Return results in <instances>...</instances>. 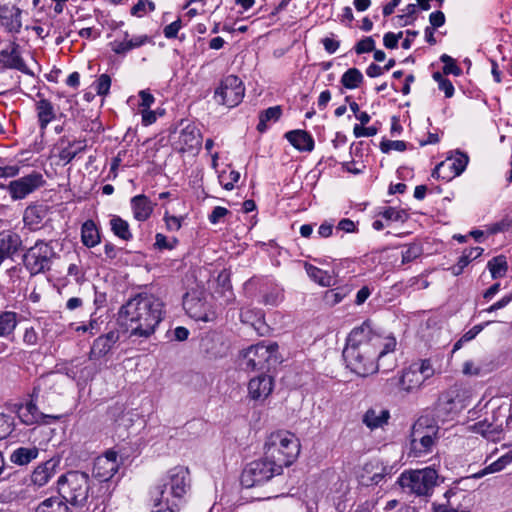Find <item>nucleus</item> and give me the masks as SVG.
Returning <instances> with one entry per match:
<instances>
[{
    "mask_svg": "<svg viewBox=\"0 0 512 512\" xmlns=\"http://www.w3.org/2000/svg\"><path fill=\"white\" fill-rule=\"evenodd\" d=\"M396 344L395 337L379 335L373 332L369 323L364 322L350 332L343 358L352 372L366 377L381 367L385 371L391 369L385 366L384 358L395 350Z\"/></svg>",
    "mask_w": 512,
    "mask_h": 512,
    "instance_id": "nucleus-1",
    "label": "nucleus"
},
{
    "mask_svg": "<svg viewBox=\"0 0 512 512\" xmlns=\"http://www.w3.org/2000/svg\"><path fill=\"white\" fill-rule=\"evenodd\" d=\"M163 306V302L153 295L138 294L120 308L121 325L126 328L130 338L147 339L163 319Z\"/></svg>",
    "mask_w": 512,
    "mask_h": 512,
    "instance_id": "nucleus-2",
    "label": "nucleus"
},
{
    "mask_svg": "<svg viewBox=\"0 0 512 512\" xmlns=\"http://www.w3.org/2000/svg\"><path fill=\"white\" fill-rule=\"evenodd\" d=\"M189 488V470L183 466L170 469L152 491L154 512H179V503Z\"/></svg>",
    "mask_w": 512,
    "mask_h": 512,
    "instance_id": "nucleus-3",
    "label": "nucleus"
},
{
    "mask_svg": "<svg viewBox=\"0 0 512 512\" xmlns=\"http://www.w3.org/2000/svg\"><path fill=\"white\" fill-rule=\"evenodd\" d=\"M299 439L291 432L280 430L271 433L264 445V455L283 471L290 466L300 453Z\"/></svg>",
    "mask_w": 512,
    "mask_h": 512,
    "instance_id": "nucleus-4",
    "label": "nucleus"
},
{
    "mask_svg": "<svg viewBox=\"0 0 512 512\" xmlns=\"http://www.w3.org/2000/svg\"><path fill=\"white\" fill-rule=\"evenodd\" d=\"M57 486L61 498L72 506H83L88 500L90 482L85 472L69 471L59 477Z\"/></svg>",
    "mask_w": 512,
    "mask_h": 512,
    "instance_id": "nucleus-5",
    "label": "nucleus"
},
{
    "mask_svg": "<svg viewBox=\"0 0 512 512\" xmlns=\"http://www.w3.org/2000/svg\"><path fill=\"white\" fill-rule=\"evenodd\" d=\"M280 362L278 344L263 342L252 345L241 354L240 366L245 371L270 369Z\"/></svg>",
    "mask_w": 512,
    "mask_h": 512,
    "instance_id": "nucleus-6",
    "label": "nucleus"
},
{
    "mask_svg": "<svg viewBox=\"0 0 512 512\" xmlns=\"http://www.w3.org/2000/svg\"><path fill=\"white\" fill-rule=\"evenodd\" d=\"M438 473L432 467L404 471L397 483L403 490L416 496H430L437 485Z\"/></svg>",
    "mask_w": 512,
    "mask_h": 512,
    "instance_id": "nucleus-7",
    "label": "nucleus"
},
{
    "mask_svg": "<svg viewBox=\"0 0 512 512\" xmlns=\"http://www.w3.org/2000/svg\"><path fill=\"white\" fill-rule=\"evenodd\" d=\"M281 474L282 471L277 465L264 455L263 458L254 460L246 465L241 474V484L246 488H252L262 485L274 476Z\"/></svg>",
    "mask_w": 512,
    "mask_h": 512,
    "instance_id": "nucleus-8",
    "label": "nucleus"
},
{
    "mask_svg": "<svg viewBox=\"0 0 512 512\" xmlns=\"http://www.w3.org/2000/svg\"><path fill=\"white\" fill-rule=\"evenodd\" d=\"M55 256L54 248L49 243L39 240L24 253L23 263L31 275H37L51 269Z\"/></svg>",
    "mask_w": 512,
    "mask_h": 512,
    "instance_id": "nucleus-9",
    "label": "nucleus"
},
{
    "mask_svg": "<svg viewBox=\"0 0 512 512\" xmlns=\"http://www.w3.org/2000/svg\"><path fill=\"white\" fill-rule=\"evenodd\" d=\"M183 307L187 314L196 321L214 320L215 312L211 309L203 291L187 292L183 297Z\"/></svg>",
    "mask_w": 512,
    "mask_h": 512,
    "instance_id": "nucleus-10",
    "label": "nucleus"
},
{
    "mask_svg": "<svg viewBox=\"0 0 512 512\" xmlns=\"http://www.w3.org/2000/svg\"><path fill=\"white\" fill-rule=\"evenodd\" d=\"M43 184L44 179L42 174L33 171L26 176L11 181L7 187V190L13 200H20L24 199L36 189L40 188Z\"/></svg>",
    "mask_w": 512,
    "mask_h": 512,
    "instance_id": "nucleus-11",
    "label": "nucleus"
},
{
    "mask_svg": "<svg viewBox=\"0 0 512 512\" xmlns=\"http://www.w3.org/2000/svg\"><path fill=\"white\" fill-rule=\"evenodd\" d=\"M469 158L462 152H457L455 157H448L438 164L432 172V177L450 180L459 176L467 167Z\"/></svg>",
    "mask_w": 512,
    "mask_h": 512,
    "instance_id": "nucleus-12",
    "label": "nucleus"
},
{
    "mask_svg": "<svg viewBox=\"0 0 512 512\" xmlns=\"http://www.w3.org/2000/svg\"><path fill=\"white\" fill-rule=\"evenodd\" d=\"M65 382L66 377L58 373L41 376L33 388L31 397L38 399L48 398L52 394H62Z\"/></svg>",
    "mask_w": 512,
    "mask_h": 512,
    "instance_id": "nucleus-13",
    "label": "nucleus"
},
{
    "mask_svg": "<svg viewBox=\"0 0 512 512\" xmlns=\"http://www.w3.org/2000/svg\"><path fill=\"white\" fill-rule=\"evenodd\" d=\"M117 456L115 451H108L104 455L97 457L93 464V477L100 482L110 480L119 468Z\"/></svg>",
    "mask_w": 512,
    "mask_h": 512,
    "instance_id": "nucleus-14",
    "label": "nucleus"
},
{
    "mask_svg": "<svg viewBox=\"0 0 512 512\" xmlns=\"http://www.w3.org/2000/svg\"><path fill=\"white\" fill-rule=\"evenodd\" d=\"M37 399L33 398L30 402H28L25 406H22L19 409V417L21 421L26 425H32L35 423L49 424L51 420L55 421L59 417L53 415H46L39 411L35 401Z\"/></svg>",
    "mask_w": 512,
    "mask_h": 512,
    "instance_id": "nucleus-15",
    "label": "nucleus"
},
{
    "mask_svg": "<svg viewBox=\"0 0 512 512\" xmlns=\"http://www.w3.org/2000/svg\"><path fill=\"white\" fill-rule=\"evenodd\" d=\"M202 136L200 130L193 124L187 123L180 130L178 137L179 150L181 152L199 150Z\"/></svg>",
    "mask_w": 512,
    "mask_h": 512,
    "instance_id": "nucleus-16",
    "label": "nucleus"
},
{
    "mask_svg": "<svg viewBox=\"0 0 512 512\" xmlns=\"http://www.w3.org/2000/svg\"><path fill=\"white\" fill-rule=\"evenodd\" d=\"M273 390V378L262 374L250 380L248 384L249 396L253 400L266 399Z\"/></svg>",
    "mask_w": 512,
    "mask_h": 512,
    "instance_id": "nucleus-17",
    "label": "nucleus"
},
{
    "mask_svg": "<svg viewBox=\"0 0 512 512\" xmlns=\"http://www.w3.org/2000/svg\"><path fill=\"white\" fill-rule=\"evenodd\" d=\"M22 245L20 236L12 231L0 232V265L2 262L12 257Z\"/></svg>",
    "mask_w": 512,
    "mask_h": 512,
    "instance_id": "nucleus-18",
    "label": "nucleus"
},
{
    "mask_svg": "<svg viewBox=\"0 0 512 512\" xmlns=\"http://www.w3.org/2000/svg\"><path fill=\"white\" fill-rule=\"evenodd\" d=\"M119 334L116 331H110L106 335L98 337L90 350V360H98L104 357L112 348V346L118 341Z\"/></svg>",
    "mask_w": 512,
    "mask_h": 512,
    "instance_id": "nucleus-19",
    "label": "nucleus"
},
{
    "mask_svg": "<svg viewBox=\"0 0 512 512\" xmlns=\"http://www.w3.org/2000/svg\"><path fill=\"white\" fill-rule=\"evenodd\" d=\"M37 116L41 130L55 120L58 116H63L62 111L46 98H41L36 104Z\"/></svg>",
    "mask_w": 512,
    "mask_h": 512,
    "instance_id": "nucleus-20",
    "label": "nucleus"
},
{
    "mask_svg": "<svg viewBox=\"0 0 512 512\" xmlns=\"http://www.w3.org/2000/svg\"><path fill=\"white\" fill-rule=\"evenodd\" d=\"M22 11L16 6H2L0 8L1 24L10 33H19L22 27Z\"/></svg>",
    "mask_w": 512,
    "mask_h": 512,
    "instance_id": "nucleus-21",
    "label": "nucleus"
},
{
    "mask_svg": "<svg viewBox=\"0 0 512 512\" xmlns=\"http://www.w3.org/2000/svg\"><path fill=\"white\" fill-rule=\"evenodd\" d=\"M244 93L243 83L236 75L224 77L215 90V96H244Z\"/></svg>",
    "mask_w": 512,
    "mask_h": 512,
    "instance_id": "nucleus-22",
    "label": "nucleus"
},
{
    "mask_svg": "<svg viewBox=\"0 0 512 512\" xmlns=\"http://www.w3.org/2000/svg\"><path fill=\"white\" fill-rule=\"evenodd\" d=\"M128 36V32H124L123 40H114L111 42L110 45L112 51L116 54L124 55L135 48L145 45L149 41V37L147 35H139L131 39H128Z\"/></svg>",
    "mask_w": 512,
    "mask_h": 512,
    "instance_id": "nucleus-23",
    "label": "nucleus"
},
{
    "mask_svg": "<svg viewBox=\"0 0 512 512\" xmlns=\"http://www.w3.org/2000/svg\"><path fill=\"white\" fill-rule=\"evenodd\" d=\"M154 100L155 98H141V101L138 104V113L142 116V124L144 126L153 124L158 117L165 114L164 108L157 107L152 109Z\"/></svg>",
    "mask_w": 512,
    "mask_h": 512,
    "instance_id": "nucleus-24",
    "label": "nucleus"
},
{
    "mask_svg": "<svg viewBox=\"0 0 512 512\" xmlns=\"http://www.w3.org/2000/svg\"><path fill=\"white\" fill-rule=\"evenodd\" d=\"M130 203L133 216L137 221H146L154 209L153 203L144 194L134 196Z\"/></svg>",
    "mask_w": 512,
    "mask_h": 512,
    "instance_id": "nucleus-25",
    "label": "nucleus"
},
{
    "mask_svg": "<svg viewBox=\"0 0 512 512\" xmlns=\"http://www.w3.org/2000/svg\"><path fill=\"white\" fill-rule=\"evenodd\" d=\"M398 383L402 390L406 392H413L419 389L423 385L424 381L423 377L419 374V371H417L411 364L403 371Z\"/></svg>",
    "mask_w": 512,
    "mask_h": 512,
    "instance_id": "nucleus-26",
    "label": "nucleus"
},
{
    "mask_svg": "<svg viewBox=\"0 0 512 512\" xmlns=\"http://www.w3.org/2000/svg\"><path fill=\"white\" fill-rule=\"evenodd\" d=\"M390 413L380 407L369 408L363 415V423L371 430L380 428L388 422Z\"/></svg>",
    "mask_w": 512,
    "mask_h": 512,
    "instance_id": "nucleus-27",
    "label": "nucleus"
},
{
    "mask_svg": "<svg viewBox=\"0 0 512 512\" xmlns=\"http://www.w3.org/2000/svg\"><path fill=\"white\" fill-rule=\"evenodd\" d=\"M286 139L299 151L310 152L314 148L312 136L304 130H293L285 134Z\"/></svg>",
    "mask_w": 512,
    "mask_h": 512,
    "instance_id": "nucleus-28",
    "label": "nucleus"
},
{
    "mask_svg": "<svg viewBox=\"0 0 512 512\" xmlns=\"http://www.w3.org/2000/svg\"><path fill=\"white\" fill-rule=\"evenodd\" d=\"M19 46L14 44L10 51L3 50L1 51V57L4 63V66L11 69L19 70L26 74H31L28 67L26 66L23 58L19 53Z\"/></svg>",
    "mask_w": 512,
    "mask_h": 512,
    "instance_id": "nucleus-29",
    "label": "nucleus"
},
{
    "mask_svg": "<svg viewBox=\"0 0 512 512\" xmlns=\"http://www.w3.org/2000/svg\"><path fill=\"white\" fill-rule=\"evenodd\" d=\"M61 145H64L59 152L60 160L65 164L70 163L80 152L84 151L87 147L85 140L68 141L65 138L60 139Z\"/></svg>",
    "mask_w": 512,
    "mask_h": 512,
    "instance_id": "nucleus-30",
    "label": "nucleus"
},
{
    "mask_svg": "<svg viewBox=\"0 0 512 512\" xmlns=\"http://www.w3.org/2000/svg\"><path fill=\"white\" fill-rule=\"evenodd\" d=\"M436 437H430V435H422L421 432L410 434V446L411 451L419 456L424 453L431 451L435 444Z\"/></svg>",
    "mask_w": 512,
    "mask_h": 512,
    "instance_id": "nucleus-31",
    "label": "nucleus"
},
{
    "mask_svg": "<svg viewBox=\"0 0 512 512\" xmlns=\"http://www.w3.org/2000/svg\"><path fill=\"white\" fill-rule=\"evenodd\" d=\"M100 233L92 220H87L81 228V241L86 247H94L100 243Z\"/></svg>",
    "mask_w": 512,
    "mask_h": 512,
    "instance_id": "nucleus-32",
    "label": "nucleus"
},
{
    "mask_svg": "<svg viewBox=\"0 0 512 512\" xmlns=\"http://www.w3.org/2000/svg\"><path fill=\"white\" fill-rule=\"evenodd\" d=\"M439 427L433 418L425 415L419 417L413 424L411 433L421 432L422 435H430V437H436L438 434Z\"/></svg>",
    "mask_w": 512,
    "mask_h": 512,
    "instance_id": "nucleus-33",
    "label": "nucleus"
},
{
    "mask_svg": "<svg viewBox=\"0 0 512 512\" xmlns=\"http://www.w3.org/2000/svg\"><path fill=\"white\" fill-rule=\"evenodd\" d=\"M109 224L113 234L121 240L130 241L133 238L129 223L120 216H112Z\"/></svg>",
    "mask_w": 512,
    "mask_h": 512,
    "instance_id": "nucleus-34",
    "label": "nucleus"
},
{
    "mask_svg": "<svg viewBox=\"0 0 512 512\" xmlns=\"http://www.w3.org/2000/svg\"><path fill=\"white\" fill-rule=\"evenodd\" d=\"M38 456L36 447H20L13 451L10 456L11 462L17 465H27Z\"/></svg>",
    "mask_w": 512,
    "mask_h": 512,
    "instance_id": "nucleus-35",
    "label": "nucleus"
},
{
    "mask_svg": "<svg viewBox=\"0 0 512 512\" xmlns=\"http://www.w3.org/2000/svg\"><path fill=\"white\" fill-rule=\"evenodd\" d=\"M282 115V108L281 106H273L269 107L268 109L260 112L259 114V123L257 125V130L260 133H263L267 130V123L268 122H276L279 120V118Z\"/></svg>",
    "mask_w": 512,
    "mask_h": 512,
    "instance_id": "nucleus-36",
    "label": "nucleus"
},
{
    "mask_svg": "<svg viewBox=\"0 0 512 512\" xmlns=\"http://www.w3.org/2000/svg\"><path fill=\"white\" fill-rule=\"evenodd\" d=\"M305 269L308 276L321 286L328 287L333 285L334 279L328 272L311 264H305Z\"/></svg>",
    "mask_w": 512,
    "mask_h": 512,
    "instance_id": "nucleus-37",
    "label": "nucleus"
},
{
    "mask_svg": "<svg viewBox=\"0 0 512 512\" xmlns=\"http://www.w3.org/2000/svg\"><path fill=\"white\" fill-rule=\"evenodd\" d=\"M17 326V314L15 312H2L0 314V337H7L13 333Z\"/></svg>",
    "mask_w": 512,
    "mask_h": 512,
    "instance_id": "nucleus-38",
    "label": "nucleus"
},
{
    "mask_svg": "<svg viewBox=\"0 0 512 512\" xmlns=\"http://www.w3.org/2000/svg\"><path fill=\"white\" fill-rule=\"evenodd\" d=\"M36 512H70V509L63 499L49 498L38 505Z\"/></svg>",
    "mask_w": 512,
    "mask_h": 512,
    "instance_id": "nucleus-39",
    "label": "nucleus"
},
{
    "mask_svg": "<svg viewBox=\"0 0 512 512\" xmlns=\"http://www.w3.org/2000/svg\"><path fill=\"white\" fill-rule=\"evenodd\" d=\"M52 476V467L49 462L38 466L31 475V482L38 486H44Z\"/></svg>",
    "mask_w": 512,
    "mask_h": 512,
    "instance_id": "nucleus-40",
    "label": "nucleus"
},
{
    "mask_svg": "<svg viewBox=\"0 0 512 512\" xmlns=\"http://www.w3.org/2000/svg\"><path fill=\"white\" fill-rule=\"evenodd\" d=\"M363 81V75L357 68L348 69L341 77L342 85L347 89H355Z\"/></svg>",
    "mask_w": 512,
    "mask_h": 512,
    "instance_id": "nucleus-41",
    "label": "nucleus"
},
{
    "mask_svg": "<svg viewBox=\"0 0 512 512\" xmlns=\"http://www.w3.org/2000/svg\"><path fill=\"white\" fill-rule=\"evenodd\" d=\"M487 266L491 272V276L493 279L503 277L508 269L507 262L504 256H497L492 258L488 262Z\"/></svg>",
    "mask_w": 512,
    "mask_h": 512,
    "instance_id": "nucleus-42",
    "label": "nucleus"
},
{
    "mask_svg": "<svg viewBox=\"0 0 512 512\" xmlns=\"http://www.w3.org/2000/svg\"><path fill=\"white\" fill-rule=\"evenodd\" d=\"M433 79L438 84L439 90L444 92L445 96H453L454 87L450 80L445 78L441 72H434Z\"/></svg>",
    "mask_w": 512,
    "mask_h": 512,
    "instance_id": "nucleus-43",
    "label": "nucleus"
},
{
    "mask_svg": "<svg viewBox=\"0 0 512 512\" xmlns=\"http://www.w3.org/2000/svg\"><path fill=\"white\" fill-rule=\"evenodd\" d=\"M23 221L25 225L29 226L30 228H34L35 226L39 225L41 222V216L39 215L37 207H27L23 215Z\"/></svg>",
    "mask_w": 512,
    "mask_h": 512,
    "instance_id": "nucleus-44",
    "label": "nucleus"
},
{
    "mask_svg": "<svg viewBox=\"0 0 512 512\" xmlns=\"http://www.w3.org/2000/svg\"><path fill=\"white\" fill-rule=\"evenodd\" d=\"M412 365L417 371H419V374L423 377L424 382L431 378L435 373V370L429 359L421 360L420 362L413 363Z\"/></svg>",
    "mask_w": 512,
    "mask_h": 512,
    "instance_id": "nucleus-45",
    "label": "nucleus"
},
{
    "mask_svg": "<svg viewBox=\"0 0 512 512\" xmlns=\"http://www.w3.org/2000/svg\"><path fill=\"white\" fill-rule=\"evenodd\" d=\"M407 148V143L402 140H383L380 143V149L383 153H389L392 150L404 151Z\"/></svg>",
    "mask_w": 512,
    "mask_h": 512,
    "instance_id": "nucleus-46",
    "label": "nucleus"
},
{
    "mask_svg": "<svg viewBox=\"0 0 512 512\" xmlns=\"http://www.w3.org/2000/svg\"><path fill=\"white\" fill-rule=\"evenodd\" d=\"M442 63H444L443 73L444 75L454 74L459 75L461 69L456 65L455 60L447 54H443L440 57Z\"/></svg>",
    "mask_w": 512,
    "mask_h": 512,
    "instance_id": "nucleus-47",
    "label": "nucleus"
},
{
    "mask_svg": "<svg viewBox=\"0 0 512 512\" xmlns=\"http://www.w3.org/2000/svg\"><path fill=\"white\" fill-rule=\"evenodd\" d=\"M422 253V249L417 244L409 245L404 251H402V263L406 264L414 259L418 258Z\"/></svg>",
    "mask_w": 512,
    "mask_h": 512,
    "instance_id": "nucleus-48",
    "label": "nucleus"
},
{
    "mask_svg": "<svg viewBox=\"0 0 512 512\" xmlns=\"http://www.w3.org/2000/svg\"><path fill=\"white\" fill-rule=\"evenodd\" d=\"M355 52L357 54L368 53L375 50V41L372 37H364L355 45Z\"/></svg>",
    "mask_w": 512,
    "mask_h": 512,
    "instance_id": "nucleus-49",
    "label": "nucleus"
},
{
    "mask_svg": "<svg viewBox=\"0 0 512 512\" xmlns=\"http://www.w3.org/2000/svg\"><path fill=\"white\" fill-rule=\"evenodd\" d=\"M382 216L389 221H405L407 214L404 210H397L393 207H388L382 212Z\"/></svg>",
    "mask_w": 512,
    "mask_h": 512,
    "instance_id": "nucleus-50",
    "label": "nucleus"
},
{
    "mask_svg": "<svg viewBox=\"0 0 512 512\" xmlns=\"http://www.w3.org/2000/svg\"><path fill=\"white\" fill-rule=\"evenodd\" d=\"M178 243V240L176 238H172L171 240H168L167 237L161 233H157L155 236V246L162 250V249H173Z\"/></svg>",
    "mask_w": 512,
    "mask_h": 512,
    "instance_id": "nucleus-51",
    "label": "nucleus"
},
{
    "mask_svg": "<svg viewBox=\"0 0 512 512\" xmlns=\"http://www.w3.org/2000/svg\"><path fill=\"white\" fill-rule=\"evenodd\" d=\"M111 78L107 74H102L96 81V91L99 96H105L110 89Z\"/></svg>",
    "mask_w": 512,
    "mask_h": 512,
    "instance_id": "nucleus-52",
    "label": "nucleus"
},
{
    "mask_svg": "<svg viewBox=\"0 0 512 512\" xmlns=\"http://www.w3.org/2000/svg\"><path fill=\"white\" fill-rule=\"evenodd\" d=\"M404 14L399 15L398 18L403 20L402 26H406L411 24L415 19V14L417 12V6L415 4H408L403 10Z\"/></svg>",
    "mask_w": 512,
    "mask_h": 512,
    "instance_id": "nucleus-53",
    "label": "nucleus"
},
{
    "mask_svg": "<svg viewBox=\"0 0 512 512\" xmlns=\"http://www.w3.org/2000/svg\"><path fill=\"white\" fill-rule=\"evenodd\" d=\"M12 432V422L8 415L0 413V440L5 439Z\"/></svg>",
    "mask_w": 512,
    "mask_h": 512,
    "instance_id": "nucleus-54",
    "label": "nucleus"
},
{
    "mask_svg": "<svg viewBox=\"0 0 512 512\" xmlns=\"http://www.w3.org/2000/svg\"><path fill=\"white\" fill-rule=\"evenodd\" d=\"M474 430L485 437H490L492 434L500 432L498 427H494L492 424H487L486 422L476 423L474 425Z\"/></svg>",
    "mask_w": 512,
    "mask_h": 512,
    "instance_id": "nucleus-55",
    "label": "nucleus"
},
{
    "mask_svg": "<svg viewBox=\"0 0 512 512\" xmlns=\"http://www.w3.org/2000/svg\"><path fill=\"white\" fill-rule=\"evenodd\" d=\"M403 32H399L397 34L393 32H388L383 37L384 46L388 49H395L398 46V41L402 38Z\"/></svg>",
    "mask_w": 512,
    "mask_h": 512,
    "instance_id": "nucleus-56",
    "label": "nucleus"
},
{
    "mask_svg": "<svg viewBox=\"0 0 512 512\" xmlns=\"http://www.w3.org/2000/svg\"><path fill=\"white\" fill-rule=\"evenodd\" d=\"M181 27H182V22L180 19H177L176 21L170 23L169 25H167L164 28L163 34L168 39L175 38L177 36L179 30L181 29Z\"/></svg>",
    "mask_w": 512,
    "mask_h": 512,
    "instance_id": "nucleus-57",
    "label": "nucleus"
},
{
    "mask_svg": "<svg viewBox=\"0 0 512 512\" xmlns=\"http://www.w3.org/2000/svg\"><path fill=\"white\" fill-rule=\"evenodd\" d=\"M462 372L467 376H479L482 374V367L476 365L473 361H466L463 364Z\"/></svg>",
    "mask_w": 512,
    "mask_h": 512,
    "instance_id": "nucleus-58",
    "label": "nucleus"
},
{
    "mask_svg": "<svg viewBox=\"0 0 512 512\" xmlns=\"http://www.w3.org/2000/svg\"><path fill=\"white\" fill-rule=\"evenodd\" d=\"M224 175L220 176L221 183L226 190H232L234 188V184L237 183L240 179V173L238 171H230L228 174L227 181H224Z\"/></svg>",
    "mask_w": 512,
    "mask_h": 512,
    "instance_id": "nucleus-59",
    "label": "nucleus"
},
{
    "mask_svg": "<svg viewBox=\"0 0 512 512\" xmlns=\"http://www.w3.org/2000/svg\"><path fill=\"white\" fill-rule=\"evenodd\" d=\"M501 470H503V468L501 467V465L499 463V460L497 459L496 461H494L490 465L486 466L481 471L473 474L472 477L478 479V478H481V477H483V476H485L487 474L499 472Z\"/></svg>",
    "mask_w": 512,
    "mask_h": 512,
    "instance_id": "nucleus-60",
    "label": "nucleus"
},
{
    "mask_svg": "<svg viewBox=\"0 0 512 512\" xmlns=\"http://www.w3.org/2000/svg\"><path fill=\"white\" fill-rule=\"evenodd\" d=\"M354 135L359 137H371L377 134V128L375 127H363L362 125H355L353 129Z\"/></svg>",
    "mask_w": 512,
    "mask_h": 512,
    "instance_id": "nucleus-61",
    "label": "nucleus"
},
{
    "mask_svg": "<svg viewBox=\"0 0 512 512\" xmlns=\"http://www.w3.org/2000/svg\"><path fill=\"white\" fill-rule=\"evenodd\" d=\"M470 263V260L467 258L466 254H463L457 264L451 266L450 268H448V270L451 272L452 275L454 276H458L460 275L464 268Z\"/></svg>",
    "mask_w": 512,
    "mask_h": 512,
    "instance_id": "nucleus-62",
    "label": "nucleus"
},
{
    "mask_svg": "<svg viewBox=\"0 0 512 512\" xmlns=\"http://www.w3.org/2000/svg\"><path fill=\"white\" fill-rule=\"evenodd\" d=\"M431 28L437 29L445 24V15L442 11H435L429 15Z\"/></svg>",
    "mask_w": 512,
    "mask_h": 512,
    "instance_id": "nucleus-63",
    "label": "nucleus"
},
{
    "mask_svg": "<svg viewBox=\"0 0 512 512\" xmlns=\"http://www.w3.org/2000/svg\"><path fill=\"white\" fill-rule=\"evenodd\" d=\"M511 301H512V293H510L509 295H505L499 301L495 302L494 304H492L490 307L483 310L482 312L491 313L496 310L502 309V308L506 307Z\"/></svg>",
    "mask_w": 512,
    "mask_h": 512,
    "instance_id": "nucleus-64",
    "label": "nucleus"
}]
</instances>
